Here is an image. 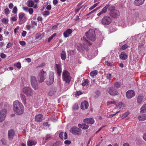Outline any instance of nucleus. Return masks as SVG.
<instances>
[{"mask_svg":"<svg viewBox=\"0 0 146 146\" xmlns=\"http://www.w3.org/2000/svg\"><path fill=\"white\" fill-rule=\"evenodd\" d=\"M13 108L14 112L17 115H21L24 112V106L18 100H16L13 102Z\"/></svg>","mask_w":146,"mask_h":146,"instance_id":"1","label":"nucleus"},{"mask_svg":"<svg viewBox=\"0 0 146 146\" xmlns=\"http://www.w3.org/2000/svg\"><path fill=\"white\" fill-rule=\"evenodd\" d=\"M19 29V27H16L14 30V32L15 33H17V31Z\"/></svg>","mask_w":146,"mask_h":146,"instance_id":"62","label":"nucleus"},{"mask_svg":"<svg viewBox=\"0 0 146 146\" xmlns=\"http://www.w3.org/2000/svg\"><path fill=\"white\" fill-rule=\"evenodd\" d=\"M125 106V104H123L119 103L117 105L116 107L113 111H115V110H119V111H120L123 109Z\"/></svg>","mask_w":146,"mask_h":146,"instance_id":"19","label":"nucleus"},{"mask_svg":"<svg viewBox=\"0 0 146 146\" xmlns=\"http://www.w3.org/2000/svg\"><path fill=\"white\" fill-rule=\"evenodd\" d=\"M114 86L117 88H119L120 87L121 85V84L120 83L115 82L114 84Z\"/></svg>","mask_w":146,"mask_h":146,"instance_id":"38","label":"nucleus"},{"mask_svg":"<svg viewBox=\"0 0 146 146\" xmlns=\"http://www.w3.org/2000/svg\"><path fill=\"white\" fill-rule=\"evenodd\" d=\"M89 81L88 79H84L82 81V85L83 86H86L87 87L88 85Z\"/></svg>","mask_w":146,"mask_h":146,"instance_id":"33","label":"nucleus"},{"mask_svg":"<svg viewBox=\"0 0 146 146\" xmlns=\"http://www.w3.org/2000/svg\"><path fill=\"white\" fill-rule=\"evenodd\" d=\"M89 106L88 102L86 101H84L82 102L81 104V108L83 110L87 109Z\"/></svg>","mask_w":146,"mask_h":146,"instance_id":"18","label":"nucleus"},{"mask_svg":"<svg viewBox=\"0 0 146 146\" xmlns=\"http://www.w3.org/2000/svg\"><path fill=\"white\" fill-rule=\"evenodd\" d=\"M82 40L83 41L85 42H87V44L88 45H92V43H90L89 42H88L85 38L84 37H83L81 38Z\"/></svg>","mask_w":146,"mask_h":146,"instance_id":"39","label":"nucleus"},{"mask_svg":"<svg viewBox=\"0 0 146 146\" xmlns=\"http://www.w3.org/2000/svg\"><path fill=\"white\" fill-rule=\"evenodd\" d=\"M41 36V34H37L36 35L35 38L36 39H38Z\"/></svg>","mask_w":146,"mask_h":146,"instance_id":"55","label":"nucleus"},{"mask_svg":"<svg viewBox=\"0 0 146 146\" xmlns=\"http://www.w3.org/2000/svg\"><path fill=\"white\" fill-rule=\"evenodd\" d=\"M18 11L17 8L16 6H15L12 12L14 14H17Z\"/></svg>","mask_w":146,"mask_h":146,"instance_id":"40","label":"nucleus"},{"mask_svg":"<svg viewBox=\"0 0 146 146\" xmlns=\"http://www.w3.org/2000/svg\"><path fill=\"white\" fill-rule=\"evenodd\" d=\"M116 102L114 100H112L109 101L107 102V104L108 106H109L110 105L112 104H116Z\"/></svg>","mask_w":146,"mask_h":146,"instance_id":"37","label":"nucleus"},{"mask_svg":"<svg viewBox=\"0 0 146 146\" xmlns=\"http://www.w3.org/2000/svg\"><path fill=\"white\" fill-rule=\"evenodd\" d=\"M9 13V10L8 8H7L5 10V15H7Z\"/></svg>","mask_w":146,"mask_h":146,"instance_id":"47","label":"nucleus"},{"mask_svg":"<svg viewBox=\"0 0 146 146\" xmlns=\"http://www.w3.org/2000/svg\"><path fill=\"white\" fill-rule=\"evenodd\" d=\"M61 57L62 60H64L66 59V55L65 51L63 50L62 51L61 53Z\"/></svg>","mask_w":146,"mask_h":146,"instance_id":"34","label":"nucleus"},{"mask_svg":"<svg viewBox=\"0 0 146 146\" xmlns=\"http://www.w3.org/2000/svg\"><path fill=\"white\" fill-rule=\"evenodd\" d=\"M98 71L96 70H95L92 71L90 73V75L91 76H96L97 74Z\"/></svg>","mask_w":146,"mask_h":146,"instance_id":"36","label":"nucleus"},{"mask_svg":"<svg viewBox=\"0 0 146 146\" xmlns=\"http://www.w3.org/2000/svg\"><path fill=\"white\" fill-rule=\"evenodd\" d=\"M15 132L13 130H10L8 132V138L10 139H13L15 135Z\"/></svg>","mask_w":146,"mask_h":146,"instance_id":"21","label":"nucleus"},{"mask_svg":"<svg viewBox=\"0 0 146 146\" xmlns=\"http://www.w3.org/2000/svg\"><path fill=\"white\" fill-rule=\"evenodd\" d=\"M45 66V64H44V63H42V64H40V65H38L37 66V68H38V67H43Z\"/></svg>","mask_w":146,"mask_h":146,"instance_id":"60","label":"nucleus"},{"mask_svg":"<svg viewBox=\"0 0 146 146\" xmlns=\"http://www.w3.org/2000/svg\"><path fill=\"white\" fill-rule=\"evenodd\" d=\"M56 67L57 73L59 76H60L62 72L61 66L59 64H56Z\"/></svg>","mask_w":146,"mask_h":146,"instance_id":"23","label":"nucleus"},{"mask_svg":"<svg viewBox=\"0 0 146 146\" xmlns=\"http://www.w3.org/2000/svg\"><path fill=\"white\" fill-rule=\"evenodd\" d=\"M62 79L66 83L68 84L71 80V77L69 73L67 70H65L62 72Z\"/></svg>","mask_w":146,"mask_h":146,"instance_id":"3","label":"nucleus"},{"mask_svg":"<svg viewBox=\"0 0 146 146\" xmlns=\"http://www.w3.org/2000/svg\"><path fill=\"white\" fill-rule=\"evenodd\" d=\"M110 5H107L105 7L102 9V11H100L99 13H98L97 15L98 16H100L101 15L106 13L107 11V9H108Z\"/></svg>","mask_w":146,"mask_h":146,"instance_id":"20","label":"nucleus"},{"mask_svg":"<svg viewBox=\"0 0 146 146\" xmlns=\"http://www.w3.org/2000/svg\"><path fill=\"white\" fill-rule=\"evenodd\" d=\"M34 5V3L32 0H29L27 2V5L29 7H33Z\"/></svg>","mask_w":146,"mask_h":146,"instance_id":"31","label":"nucleus"},{"mask_svg":"<svg viewBox=\"0 0 146 146\" xmlns=\"http://www.w3.org/2000/svg\"><path fill=\"white\" fill-rule=\"evenodd\" d=\"M82 125H83V127H82L83 129H88V128L89 127V126L88 125H86L85 124L83 123Z\"/></svg>","mask_w":146,"mask_h":146,"instance_id":"45","label":"nucleus"},{"mask_svg":"<svg viewBox=\"0 0 146 146\" xmlns=\"http://www.w3.org/2000/svg\"><path fill=\"white\" fill-rule=\"evenodd\" d=\"M2 22L5 24H7L8 23L9 20L8 19L3 18L1 19Z\"/></svg>","mask_w":146,"mask_h":146,"instance_id":"41","label":"nucleus"},{"mask_svg":"<svg viewBox=\"0 0 146 146\" xmlns=\"http://www.w3.org/2000/svg\"><path fill=\"white\" fill-rule=\"evenodd\" d=\"M64 134L63 132H60L59 134V137L61 139H63V135Z\"/></svg>","mask_w":146,"mask_h":146,"instance_id":"52","label":"nucleus"},{"mask_svg":"<svg viewBox=\"0 0 146 146\" xmlns=\"http://www.w3.org/2000/svg\"><path fill=\"white\" fill-rule=\"evenodd\" d=\"M20 44L22 46L25 45L26 44L25 42L24 41H20L19 42Z\"/></svg>","mask_w":146,"mask_h":146,"instance_id":"57","label":"nucleus"},{"mask_svg":"<svg viewBox=\"0 0 146 146\" xmlns=\"http://www.w3.org/2000/svg\"><path fill=\"white\" fill-rule=\"evenodd\" d=\"M127 55L124 52H122L119 55L120 58L122 60H125L127 58Z\"/></svg>","mask_w":146,"mask_h":146,"instance_id":"29","label":"nucleus"},{"mask_svg":"<svg viewBox=\"0 0 146 146\" xmlns=\"http://www.w3.org/2000/svg\"><path fill=\"white\" fill-rule=\"evenodd\" d=\"M105 64L108 66H112L113 65V64L112 62H110L106 61Z\"/></svg>","mask_w":146,"mask_h":146,"instance_id":"43","label":"nucleus"},{"mask_svg":"<svg viewBox=\"0 0 146 146\" xmlns=\"http://www.w3.org/2000/svg\"><path fill=\"white\" fill-rule=\"evenodd\" d=\"M26 32L25 31H24L22 34V36H23V37H25L26 35Z\"/></svg>","mask_w":146,"mask_h":146,"instance_id":"63","label":"nucleus"},{"mask_svg":"<svg viewBox=\"0 0 146 146\" xmlns=\"http://www.w3.org/2000/svg\"><path fill=\"white\" fill-rule=\"evenodd\" d=\"M87 37L92 41H94L96 40L95 32L94 30L92 29L85 33Z\"/></svg>","mask_w":146,"mask_h":146,"instance_id":"2","label":"nucleus"},{"mask_svg":"<svg viewBox=\"0 0 146 146\" xmlns=\"http://www.w3.org/2000/svg\"><path fill=\"white\" fill-rule=\"evenodd\" d=\"M7 111L5 109H3L0 111V122L3 121L5 119Z\"/></svg>","mask_w":146,"mask_h":146,"instance_id":"12","label":"nucleus"},{"mask_svg":"<svg viewBox=\"0 0 146 146\" xmlns=\"http://www.w3.org/2000/svg\"><path fill=\"white\" fill-rule=\"evenodd\" d=\"M128 47V46L126 44H124L121 47V48L123 50L126 49Z\"/></svg>","mask_w":146,"mask_h":146,"instance_id":"54","label":"nucleus"},{"mask_svg":"<svg viewBox=\"0 0 146 146\" xmlns=\"http://www.w3.org/2000/svg\"><path fill=\"white\" fill-rule=\"evenodd\" d=\"M23 9L26 12H28L30 15L33 14L34 12L33 9L32 8H29L28 7H23Z\"/></svg>","mask_w":146,"mask_h":146,"instance_id":"22","label":"nucleus"},{"mask_svg":"<svg viewBox=\"0 0 146 146\" xmlns=\"http://www.w3.org/2000/svg\"><path fill=\"white\" fill-rule=\"evenodd\" d=\"M44 15H48L50 14V12L48 11H44L43 13Z\"/></svg>","mask_w":146,"mask_h":146,"instance_id":"50","label":"nucleus"},{"mask_svg":"<svg viewBox=\"0 0 146 146\" xmlns=\"http://www.w3.org/2000/svg\"><path fill=\"white\" fill-rule=\"evenodd\" d=\"M47 75L46 72L43 70H40L38 75L39 81L40 83L43 82L46 78Z\"/></svg>","mask_w":146,"mask_h":146,"instance_id":"5","label":"nucleus"},{"mask_svg":"<svg viewBox=\"0 0 146 146\" xmlns=\"http://www.w3.org/2000/svg\"><path fill=\"white\" fill-rule=\"evenodd\" d=\"M115 7H112L110 8V10L111 11L110 14L111 16L113 17L116 18L119 15V13L118 11L115 10Z\"/></svg>","mask_w":146,"mask_h":146,"instance_id":"11","label":"nucleus"},{"mask_svg":"<svg viewBox=\"0 0 146 146\" xmlns=\"http://www.w3.org/2000/svg\"><path fill=\"white\" fill-rule=\"evenodd\" d=\"M84 122L86 123L93 124L95 122V121L93 118H87L84 119Z\"/></svg>","mask_w":146,"mask_h":146,"instance_id":"17","label":"nucleus"},{"mask_svg":"<svg viewBox=\"0 0 146 146\" xmlns=\"http://www.w3.org/2000/svg\"><path fill=\"white\" fill-rule=\"evenodd\" d=\"M129 112L128 111L126 112L122 115L121 117L123 118H125L129 114Z\"/></svg>","mask_w":146,"mask_h":146,"instance_id":"42","label":"nucleus"},{"mask_svg":"<svg viewBox=\"0 0 146 146\" xmlns=\"http://www.w3.org/2000/svg\"><path fill=\"white\" fill-rule=\"evenodd\" d=\"M143 137L144 139L146 141V133L144 134Z\"/></svg>","mask_w":146,"mask_h":146,"instance_id":"64","label":"nucleus"},{"mask_svg":"<svg viewBox=\"0 0 146 146\" xmlns=\"http://www.w3.org/2000/svg\"><path fill=\"white\" fill-rule=\"evenodd\" d=\"M70 131L73 134L78 135L80 134L82 130L77 127H73L70 129Z\"/></svg>","mask_w":146,"mask_h":146,"instance_id":"7","label":"nucleus"},{"mask_svg":"<svg viewBox=\"0 0 146 146\" xmlns=\"http://www.w3.org/2000/svg\"><path fill=\"white\" fill-rule=\"evenodd\" d=\"M17 17L13 16L11 18V21H14L17 20Z\"/></svg>","mask_w":146,"mask_h":146,"instance_id":"44","label":"nucleus"},{"mask_svg":"<svg viewBox=\"0 0 146 146\" xmlns=\"http://www.w3.org/2000/svg\"><path fill=\"white\" fill-rule=\"evenodd\" d=\"M143 96L142 95H140L138 96L137 99V103L139 104H140L143 102Z\"/></svg>","mask_w":146,"mask_h":146,"instance_id":"24","label":"nucleus"},{"mask_svg":"<svg viewBox=\"0 0 146 146\" xmlns=\"http://www.w3.org/2000/svg\"><path fill=\"white\" fill-rule=\"evenodd\" d=\"M60 145V142L59 141H57L55 143L53 144L52 146H59Z\"/></svg>","mask_w":146,"mask_h":146,"instance_id":"46","label":"nucleus"},{"mask_svg":"<svg viewBox=\"0 0 146 146\" xmlns=\"http://www.w3.org/2000/svg\"><path fill=\"white\" fill-rule=\"evenodd\" d=\"M42 118L43 115L41 114H40L36 115L35 117L36 121L37 122L41 121L42 120Z\"/></svg>","mask_w":146,"mask_h":146,"instance_id":"25","label":"nucleus"},{"mask_svg":"<svg viewBox=\"0 0 146 146\" xmlns=\"http://www.w3.org/2000/svg\"><path fill=\"white\" fill-rule=\"evenodd\" d=\"M145 0H135L134 4L137 6H139L142 5Z\"/></svg>","mask_w":146,"mask_h":146,"instance_id":"27","label":"nucleus"},{"mask_svg":"<svg viewBox=\"0 0 146 146\" xmlns=\"http://www.w3.org/2000/svg\"><path fill=\"white\" fill-rule=\"evenodd\" d=\"M72 33V29H68L64 32L63 35L64 37L66 38L70 36Z\"/></svg>","mask_w":146,"mask_h":146,"instance_id":"16","label":"nucleus"},{"mask_svg":"<svg viewBox=\"0 0 146 146\" xmlns=\"http://www.w3.org/2000/svg\"><path fill=\"white\" fill-rule=\"evenodd\" d=\"M0 57L2 58H4L6 57V55L3 53H2L1 54Z\"/></svg>","mask_w":146,"mask_h":146,"instance_id":"53","label":"nucleus"},{"mask_svg":"<svg viewBox=\"0 0 146 146\" xmlns=\"http://www.w3.org/2000/svg\"><path fill=\"white\" fill-rule=\"evenodd\" d=\"M36 143V142L35 141L32 140H29L27 142V145L28 146H32L35 145Z\"/></svg>","mask_w":146,"mask_h":146,"instance_id":"28","label":"nucleus"},{"mask_svg":"<svg viewBox=\"0 0 146 146\" xmlns=\"http://www.w3.org/2000/svg\"><path fill=\"white\" fill-rule=\"evenodd\" d=\"M58 1L57 0H53V3L54 5H56L58 3Z\"/></svg>","mask_w":146,"mask_h":146,"instance_id":"61","label":"nucleus"},{"mask_svg":"<svg viewBox=\"0 0 146 146\" xmlns=\"http://www.w3.org/2000/svg\"><path fill=\"white\" fill-rule=\"evenodd\" d=\"M54 81V74L52 72H50L49 74V79L46 82L47 85H50L52 84Z\"/></svg>","mask_w":146,"mask_h":146,"instance_id":"9","label":"nucleus"},{"mask_svg":"<svg viewBox=\"0 0 146 146\" xmlns=\"http://www.w3.org/2000/svg\"><path fill=\"white\" fill-rule=\"evenodd\" d=\"M82 92L80 91H77L76 93L75 94V96H77L82 94Z\"/></svg>","mask_w":146,"mask_h":146,"instance_id":"49","label":"nucleus"},{"mask_svg":"<svg viewBox=\"0 0 146 146\" xmlns=\"http://www.w3.org/2000/svg\"><path fill=\"white\" fill-rule=\"evenodd\" d=\"M139 17V15L138 13L132 15L131 19L130 21L131 23V25H132L134 24L137 22Z\"/></svg>","mask_w":146,"mask_h":146,"instance_id":"13","label":"nucleus"},{"mask_svg":"<svg viewBox=\"0 0 146 146\" xmlns=\"http://www.w3.org/2000/svg\"><path fill=\"white\" fill-rule=\"evenodd\" d=\"M138 119L139 121H144L146 119V115L145 114L140 115L138 116Z\"/></svg>","mask_w":146,"mask_h":146,"instance_id":"26","label":"nucleus"},{"mask_svg":"<svg viewBox=\"0 0 146 146\" xmlns=\"http://www.w3.org/2000/svg\"><path fill=\"white\" fill-rule=\"evenodd\" d=\"M108 92L109 94L112 96L118 95V92L117 90L112 87H110L108 88Z\"/></svg>","mask_w":146,"mask_h":146,"instance_id":"14","label":"nucleus"},{"mask_svg":"<svg viewBox=\"0 0 146 146\" xmlns=\"http://www.w3.org/2000/svg\"><path fill=\"white\" fill-rule=\"evenodd\" d=\"M23 92L28 96H32L34 94V91L30 87H24L23 89Z\"/></svg>","mask_w":146,"mask_h":146,"instance_id":"4","label":"nucleus"},{"mask_svg":"<svg viewBox=\"0 0 146 146\" xmlns=\"http://www.w3.org/2000/svg\"><path fill=\"white\" fill-rule=\"evenodd\" d=\"M31 83L32 86L35 90H37L38 88L37 82L36 78L34 76H31Z\"/></svg>","mask_w":146,"mask_h":146,"instance_id":"10","label":"nucleus"},{"mask_svg":"<svg viewBox=\"0 0 146 146\" xmlns=\"http://www.w3.org/2000/svg\"><path fill=\"white\" fill-rule=\"evenodd\" d=\"M111 20L110 17L105 16L102 20V23L103 25H108L111 23Z\"/></svg>","mask_w":146,"mask_h":146,"instance_id":"8","label":"nucleus"},{"mask_svg":"<svg viewBox=\"0 0 146 146\" xmlns=\"http://www.w3.org/2000/svg\"><path fill=\"white\" fill-rule=\"evenodd\" d=\"M13 5L12 3H10L9 5V7L10 9H12L13 7Z\"/></svg>","mask_w":146,"mask_h":146,"instance_id":"59","label":"nucleus"},{"mask_svg":"<svg viewBox=\"0 0 146 146\" xmlns=\"http://www.w3.org/2000/svg\"><path fill=\"white\" fill-rule=\"evenodd\" d=\"M56 88H52L48 92V95L50 96H53L56 93Z\"/></svg>","mask_w":146,"mask_h":146,"instance_id":"30","label":"nucleus"},{"mask_svg":"<svg viewBox=\"0 0 146 146\" xmlns=\"http://www.w3.org/2000/svg\"><path fill=\"white\" fill-rule=\"evenodd\" d=\"M19 19V24L21 25L26 22L27 19L25 16V13L21 12L19 13L18 14Z\"/></svg>","mask_w":146,"mask_h":146,"instance_id":"6","label":"nucleus"},{"mask_svg":"<svg viewBox=\"0 0 146 146\" xmlns=\"http://www.w3.org/2000/svg\"><path fill=\"white\" fill-rule=\"evenodd\" d=\"M107 78L109 80H110L112 78V76L110 74H107L106 75Z\"/></svg>","mask_w":146,"mask_h":146,"instance_id":"48","label":"nucleus"},{"mask_svg":"<svg viewBox=\"0 0 146 146\" xmlns=\"http://www.w3.org/2000/svg\"><path fill=\"white\" fill-rule=\"evenodd\" d=\"M71 141H70L66 140L64 141V143L66 145H69L70 144Z\"/></svg>","mask_w":146,"mask_h":146,"instance_id":"51","label":"nucleus"},{"mask_svg":"<svg viewBox=\"0 0 146 146\" xmlns=\"http://www.w3.org/2000/svg\"><path fill=\"white\" fill-rule=\"evenodd\" d=\"M16 66L18 68H21V65L20 63H18L17 64Z\"/></svg>","mask_w":146,"mask_h":146,"instance_id":"56","label":"nucleus"},{"mask_svg":"<svg viewBox=\"0 0 146 146\" xmlns=\"http://www.w3.org/2000/svg\"><path fill=\"white\" fill-rule=\"evenodd\" d=\"M135 95L134 92L132 90L128 91L126 93V97L128 99L131 98L135 96Z\"/></svg>","mask_w":146,"mask_h":146,"instance_id":"15","label":"nucleus"},{"mask_svg":"<svg viewBox=\"0 0 146 146\" xmlns=\"http://www.w3.org/2000/svg\"><path fill=\"white\" fill-rule=\"evenodd\" d=\"M146 112V104H144L141 108L140 113Z\"/></svg>","mask_w":146,"mask_h":146,"instance_id":"32","label":"nucleus"},{"mask_svg":"<svg viewBox=\"0 0 146 146\" xmlns=\"http://www.w3.org/2000/svg\"><path fill=\"white\" fill-rule=\"evenodd\" d=\"M46 9L49 10H50L51 9V6L50 5H48L46 7Z\"/></svg>","mask_w":146,"mask_h":146,"instance_id":"58","label":"nucleus"},{"mask_svg":"<svg viewBox=\"0 0 146 146\" xmlns=\"http://www.w3.org/2000/svg\"><path fill=\"white\" fill-rule=\"evenodd\" d=\"M21 98L23 103L24 104H25L26 101V97L24 95H21Z\"/></svg>","mask_w":146,"mask_h":146,"instance_id":"35","label":"nucleus"}]
</instances>
